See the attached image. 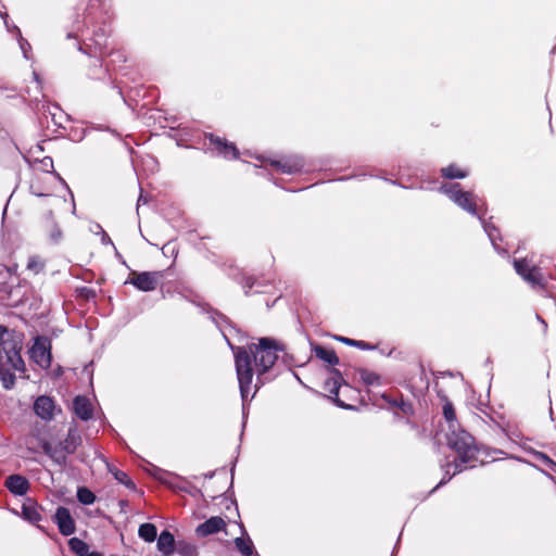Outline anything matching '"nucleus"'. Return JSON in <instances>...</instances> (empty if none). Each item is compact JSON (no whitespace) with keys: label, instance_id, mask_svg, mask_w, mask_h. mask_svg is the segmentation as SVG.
Segmentation results:
<instances>
[{"label":"nucleus","instance_id":"nucleus-24","mask_svg":"<svg viewBox=\"0 0 556 556\" xmlns=\"http://www.w3.org/2000/svg\"><path fill=\"white\" fill-rule=\"evenodd\" d=\"M139 536L146 542H153L157 538V530L153 523H142L138 530Z\"/></svg>","mask_w":556,"mask_h":556},{"label":"nucleus","instance_id":"nucleus-27","mask_svg":"<svg viewBox=\"0 0 556 556\" xmlns=\"http://www.w3.org/2000/svg\"><path fill=\"white\" fill-rule=\"evenodd\" d=\"M235 545L236 547L238 548V551L243 555V556H252L253 555V543L252 541L250 540V538L248 539H243V538H237L235 540Z\"/></svg>","mask_w":556,"mask_h":556},{"label":"nucleus","instance_id":"nucleus-6","mask_svg":"<svg viewBox=\"0 0 556 556\" xmlns=\"http://www.w3.org/2000/svg\"><path fill=\"white\" fill-rule=\"evenodd\" d=\"M514 267L517 274L532 288L545 289L546 279L539 265L531 264L528 258H521L514 261Z\"/></svg>","mask_w":556,"mask_h":556},{"label":"nucleus","instance_id":"nucleus-31","mask_svg":"<svg viewBox=\"0 0 556 556\" xmlns=\"http://www.w3.org/2000/svg\"><path fill=\"white\" fill-rule=\"evenodd\" d=\"M176 548L178 554L181 556H198L197 546L191 543L178 542Z\"/></svg>","mask_w":556,"mask_h":556},{"label":"nucleus","instance_id":"nucleus-12","mask_svg":"<svg viewBox=\"0 0 556 556\" xmlns=\"http://www.w3.org/2000/svg\"><path fill=\"white\" fill-rule=\"evenodd\" d=\"M210 144L214 147L215 151L218 155L224 156L225 159H237L238 157V150L236 146L231 142L226 141L225 139L210 135L208 137Z\"/></svg>","mask_w":556,"mask_h":556},{"label":"nucleus","instance_id":"nucleus-1","mask_svg":"<svg viewBox=\"0 0 556 556\" xmlns=\"http://www.w3.org/2000/svg\"><path fill=\"white\" fill-rule=\"evenodd\" d=\"M274 339L262 338L258 344H253L247 350L245 348H237L235 350L236 371L243 403L248 400L249 392L253 380L254 371L257 375L255 388L264 383L263 376L274 366L278 355L277 351H281Z\"/></svg>","mask_w":556,"mask_h":556},{"label":"nucleus","instance_id":"nucleus-3","mask_svg":"<svg viewBox=\"0 0 556 556\" xmlns=\"http://www.w3.org/2000/svg\"><path fill=\"white\" fill-rule=\"evenodd\" d=\"M447 442L451 448L457 453V458L448 466L454 467L453 476L467 468H472L473 462L484 464L480 456L485 454L476 443L473 437L464 429H450Z\"/></svg>","mask_w":556,"mask_h":556},{"label":"nucleus","instance_id":"nucleus-28","mask_svg":"<svg viewBox=\"0 0 556 556\" xmlns=\"http://www.w3.org/2000/svg\"><path fill=\"white\" fill-rule=\"evenodd\" d=\"M22 514H23V517L31 523H37L38 521L41 520V514L35 506L23 505Z\"/></svg>","mask_w":556,"mask_h":556},{"label":"nucleus","instance_id":"nucleus-15","mask_svg":"<svg viewBox=\"0 0 556 556\" xmlns=\"http://www.w3.org/2000/svg\"><path fill=\"white\" fill-rule=\"evenodd\" d=\"M333 377L325 381L324 389L329 392L330 397L334 400L336 404L340 407H348L342 401L338 399L339 389L341 387L342 376L339 370H332Z\"/></svg>","mask_w":556,"mask_h":556},{"label":"nucleus","instance_id":"nucleus-40","mask_svg":"<svg viewBox=\"0 0 556 556\" xmlns=\"http://www.w3.org/2000/svg\"><path fill=\"white\" fill-rule=\"evenodd\" d=\"M450 479H451V476H448V477H444V478L439 482V484H437V486H435L432 491H434V490H437L438 488H440L441 485L445 484L447 481H450Z\"/></svg>","mask_w":556,"mask_h":556},{"label":"nucleus","instance_id":"nucleus-29","mask_svg":"<svg viewBox=\"0 0 556 556\" xmlns=\"http://www.w3.org/2000/svg\"><path fill=\"white\" fill-rule=\"evenodd\" d=\"M77 500L84 505H91L96 501V495L89 489L81 486L77 490Z\"/></svg>","mask_w":556,"mask_h":556},{"label":"nucleus","instance_id":"nucleus-30","mask_svg":"<svg viewBox=\"0 0 556 556\" xmlns=\"http://www.w3.org/2000/svg\"><path fill=\"white\" fill-rule=\"evenodd\" d=\"M443 415L446 421L448 422V428L453 429L456 426V415L451 402H446L443 406Z\"/></svg>","mask_w":556,"mask_h":556},{"label":"nucleus","instance_id":"nucleus-22","mask_svg":"<svg viewBox=\"0 0 556 556\" xmlns=\"http://www.w3.org/2000/svg\"><path fill=\"white\" fill-rule=\"evenodd\" d=\"M47 218L49 220V226L47 228L49 240L51 243L58 244L61 242L62 237H63L62 230L58 226V224L54 222L52 212L48 213Z\"/></svg>","mask_w":556,"mask_h":556},{"label":"nucleus","instance_id":"nucleus-13","mask_svg":"<svg viewBox=\"0 0 556 556\" xmlns=\"http://www.w3.org/2000/svg\"><path fill=\"white\" fill-rule=\"evenodd\" d=\"M226 528L225 520L219 516H214L199 525L195 529V533L200 538L217 533Z\"/></svg>","mask_w":556,"mask_h":556},{"label":"nucleus","instance_id":"nucleus-33","mask_svg":"<svg viewBox=\"0 0 556 556\" xmlns=\"http://www.w3.org/2000/svg\"><path fill=\"white\" fill-rule=\"evenodd\" d=\"M362 380L368 384L374 386L379 382V376L375 372L364 370L361 372Z\"/></svg>","mask_w":556,"mask_h":556},{"label":"nucleus","instance_id":"nucleus-39","mask_svg":"<svg viewBox=\"0 0 556 556\" xmlns=\"http://www.w3.org/2000/svg\"><path fill=\"white\" fill-rule=\"evenodd\" d=\"M101 232H102V236H101V242H102L103 244H112V240H111V238L109 237V235H108L104 230H102V229H101Z\"/></svg>","mask_w":556,"mask_h":556},{"label":"nucleus","instance_id":"nucleus-16","mask_svg":"<svg viewBox=\"0 0 556 556\" xmlns=\"http://www.w3.org/2000/svg\"><path fill=\"white\" fill-rule=\"evenodd\" d=\"M74 413L81 420H88L92 417V406L90 401L85 396H76L73 402Z\"/></svg>","mask_w":556,"mask_h":556},{"label":"nucleus","instance_id":"nucleus-38","mask_svg":"<svg viewBox=\"0 0 556 556\" xmlns=\"http://www.w3.org/2000/svg\"><path fill=\"white\" fill-rule=\"evenodd\" d=\"M20 47L23 51V54L26 59H28V50L30 49V45L23 38L20 39Z\"/></svg>","mask_w":556,"mask_h":556},{"label":"nucleus","instance_id":"nucleus-34","mask_svg":"<svg viewBox=\"0 0 556 556\" xmlns=\"http://www.w3.org/2000/svg\"><path fill=\"white\" fill-rule=\"evenodd\" d=\"M337 340L348 344V345H351V346H357L359 349H363V350H366V349H369V345L368 343L364 342V341H356V340H353V339H349V338H345V337H338Z\"/></svg>","mask_w":556,"mask_h":556},{"label":"nucleus","instance_id":"nucleus-2","mask_svg":"<svg viewBox=\"0 0 556 556\" xmlns=\"http://www.w3.org/2000/svg\"><path fill=\"white\" fill-rule=\"evenodd\" d=\"M111 15L109 8L103 0H89L84 12V24L92 25L94 29L91 36L81 30V41L78 40L80 26L75 22L74 29L67 34L68 39L77 41V48L83 53L101 58L106 53L109 30L106 24Z\"/></svg>","mask_w":556,"mask_h":556},{"label":"nucleus","instance_id":"nucleus-21","mask_svg":"<svg viewBox=\"0 0 556 556\" xmlns=\"http://www.w3.org/2000/svg\"><path fill=\"white\" fill-rule=\"evenodd\" d=\"M315 356L329 365H338L339 358L336 352L331 349L324 348L321 345H315L313 349Z\"/></svg>","mask_w":556,"mask_h":556},{"label":"nucleus","instance_id":"nucleus-10","mask_svg":"<svg viewBox=\"0 0 556 556\" xmlns=\"http://www.w3.org/2000/svg\"><path fill=\"white\" fill-rule=\"evenodd\" d=\"M56 410V405L54 401L47 395H40L34 402V412L35 414L45 421H51Z\"/></svg>","mask_w":556,"mask_h":556},{"label":"nucleus","instance_id":"nucleus-35","mask_svg":"<svg viewBox=\"0 0 556 556\" xmlns=\"http://www.w3.org/2000/svg\"><path fill=\"white\" fill-rule=\"evenodd\" d=\"M41 448L43 453L51 458L52 454L54 453V450L56 448V445H53L48 441H42Z\"/></svg>","mask_w":556,"mask_h":556},{"label":"nucleus","instance_id":"nucleus-9","mask_svg":"<svg viewBox=\"0 0 556 556\" xmlns=\"http://www.w3.org/2000/svg\"><path fill=\"white\" fill-rule=\"evenodd\" d=\"M270 165L283 174H295L304 168V160L299 155H291L281 160H271Z\"/></svg>","mask_w":556,"mask_h":556},{"label":"nucleus","instance_id":"nucleus-18","mask_svg":"<svg viewBox=\"0 0 556 556\" xmlns=\"http://www.w3.org/2000/svg\"><path fill=\"white\" fill-rule=\"evenodd\" d=\"M484 215H485V210H483L481 212V219H479V220L481 222L482 227H483L484 231L486 232L493 248L498 253H505L506 251L502 250L496 242L497 240H501L498 229L495 227V225L492 222L485 220Z\"/></svg>","mask_w":556,"mask_h":556},{"label":"nucleus","instance_id":"nucleus-32","mask_svg":"<svg viewBox=\"0 0 556 556\" xmlns=\"http://www.w3.org/2000/svg\"><path fill=\"white\" fill-rule=\"evenodd\" d=\"M66 453L62 450V447L58 444L56 448L54 450V453L51 456V459L54 464H56L60 467H63L66 465Z\"/></svg>","mask_w":556,"mask_h":556},{"label":"nucleus","instance_id":"nucleus-17","mask_svg":"<svg viewBox=\"0 0 556 556\" xmlns=\"http://www.w3.org/2000/svg\"><path fill=\"white\" fill-rule=\"evenodd\" d=\"M45 117L47 118L48 115L51 117L52 123L58 127H65V123L68 122V115L58 105L53 104L52 106L48 105L47 108L43 106V113Z\"/></svg>","mask_w":556,"mask_h":556},{"label":"nucleus","instance_id":"nucleus-14","mask_svg":"<svg viewBox=\"0 0 556 556\" xmlns=\"http://www.w3.org/2000/svg\"><path fill=\"white\" fill-rule=\"evenodd\" d=\"M5 488L15 496H24L29 490L28 480L22 475H11L5 479Z\"/></svg>","mask_w":556,"mask_h":556},{"label":"nucleus","instance_id":"nucleus-26","mask_svg":"<svg viewBox=\"0 0 556 556\" xmlns=\"http://www.w3.org/2000/svg\"><path fill=\"white\" fill-rule=\"evenodd\" d=\"M109 471L113 475V477L122 484L127 486L130 490L136 489V484L134 481L129 478V476L115 467H109Z\"/></svg>","mask_w":556,"mask_h":556},{"label":"nucleus","instance_id":"nucleus-19","mask_svg":"<svg viewBox=\"0 0 556 556\" xmlns=\"http://www.w3.org/2000/svg\"><path fill=\"white\" fill-rule=\"evenodd\" d=\"M157 549L163 556H172L175 551V539L169 531H162L157 538Z\"/></svg>","mask_w":556,"mask_h":556},{"label":"nucleus","instance_id":"nucleus-42","mask_svg":"<svg viewBox=\"0 0 556 556\" xmlns=\"http://www.w3.org/2000/svg\"><path fill=\"white\" fill-rule=\"evenodd\" d=\"M538 320H540V323L543 325V330L544 332L546 331V328H547V324L545 323L544 319H542L540 316H536Z\"/></svg>","mask_w":556,"mask_h":556},{"label":"nucleus","instance_id":"nucleus-25","mask_svg":"<svg viewBox=\"0 0 556 556\" xmlns=\"http://www.w3.org/2000/svg\"><path fill=\"white\" fill-rule=\"evenodd\" d=\"M68 546L77 556H87L89 554L88 544L78 538L70 539Z\"/></svg>","mask_w":556,"mask_h":556},{"label":"nucleus","instance_id":"nucleus-44","mask_svg":"<svg viewBox=\"0 0 556 556\" xmlns=\"http://www.w3.org/2000/svg\"><path fill=\"white\" fill-rule=\"evenodd\" d=\"M255 556H258V555H255Z\"/></svg>","mask_w":556,"mask_h":556},{"label":"nucleus","instance_id":"nucleus-23","mask_svg":"<svg viewBox=\"0 0 556 556\" xmlns=\"http://www.w3.org/2000/svg\"><path fill=\"white\" fill-rule=\"evenodd\" d=\"M441 174L447 179H462L468 176V170L462 169L455 164L441 168Z\"/></svg>","mask_w":556,"mask_h":556},{"label":"nucleus","instance_id":"nucleus-41","mask_svg":"<svg viewBox=\"0 0 556 556\" xmlns=\"http://www.w3.org/2000/svg\"><path fill=\"white\" fill-rule=\"evenodd\" d=\"M37 265H38V264H37V262H36L35 260H30V261L28 262L27 267H28L29 269H33V268H36V267H37Z\"/></svg>","mask_w":556,"mask_h":556},{"label":"nucleus","instance_id":"nucleus-4","mask_svg":"<svg viewBox=\"0 0 556 556\" xmlns=\"http://www.w3.org/2000/svg\"><path fill=\"white\" fill-rule=\"evenodd\" d=\"M20 350L16 343H12L10 348L3 346L5 361L0 363V381L2 387L7 390L12 389L15 384V371H25V364L20 354Z\"/></svg>","mask_w":556,"mask_h":556},{"label":"nucleus","instance_id":"nucleus-20","mask_svg":"<svg viewBox=\"0 0 556 556\" xmlns=\"http://www.w3.org/2000/svg\"><path fill=\"white\" fill-rule=\"evenodd\" d=\"M81 438L77 432L76 428H70L67 437L64 441L60 442L59 445L66 454H73L76 448L80 445Z\"/></svg>","mask_w":556,"mask_h":556},{"label":"nucleus","instance_id":"nucleus-37","mask_svg":"<svg viewBox=\"0 0 556 556\" xmlns=\"http://www.w3.org/2000/svg\"><path fill=\"white\" fill-rule=\"evenodd\" d=\"M40 164H41V168L45 170V172H51L53 169V161L51 157L49 156H46L43 157L41 161H40Z\"/></svg>","mask_w":556,"mask_h":556},{"label":"nucleus","instance_id":"nucleus-11","mask_svg":"<svg viewBox=\"0 0 556 556\" xmlns=\"http://www.w3.org/2000/svg\"><path fill=\"white\" fill-rule=\"evenodd\" d=\"M54 522L59 531L64 536H68L75 532V521L68 508L60 506L54 514Z\"/></svg>","mask_w":556,"mask_h":556},{"label":"nucleus","instance_id":"nucleus-43","mask_svg":"<svg viewBox=\"0 0 556 556\" xmlns=\"http://www.w3.org/2000/svg\"><path fill=\"white\" fill-rule=\"evenodd\" d=\"M87 556H102V555H101L100 553H96V552H94V553H90V554H88Z\"/></svg>","mask_w":556,"mask_h":556},{"label":"nucleus","instance_id":"nucleus-8","mask_svg":"<svg viewBox=\"0 0 556 556\" xmlns=\"http://www.w3.org/2000/svg\"><path fill=\"white\" fill-rule=\"evenodd\" d=\"M30 358L41 368H48L51 365L50 346L46 339H36L29 350Z\"/></svg>","mask_w":556,"mask_h":556},{"label":"nucleus","instance_id":"nucleus-7","mask_svg":"<svg viewBox=\"0 0 556 556\" xmlns=\"http://www.w3.org/2000/svg\"><path fill=\"white\" fill-rule=\"evenodd\" d=\"M163 276L162 271L134 273L126 283H131L140 291L149 292L157 288Z\"/></svg>","mask_w":556,"mask_h":556},{"label":"nucleus","instance_id":"nucleus-36","mask_svg":"<svg viewBox=\"0 0 556 556\" xmlns=\"http://www.w3.org/2000/svg\"><path fill=\"white\" fill-rule=\"evenodd\" d=\"M41 448L43 453L51 458L52 454L54 453V450L56 448V445H53L48 441H42Z\"/></svg>","mask_w":556,"mask_h":556},{"label":"nucleus","instance_id":"nucleus-5","mask_svg":"<svg viewBox=\"0 0 556 556\" xmlns=\"http://www.w3.org/2000/svg\"><path fill=\"white\" fill-rule=\"evenodd\" d=\"M439 190L446 194L448 199L460 208L481 219V212L483 211V207L478 204L477 197L472 192L462 190L460 185L457 182L444 184Z\"/></svg>","mask_w":556,"mask_h":556}]
</instances>
